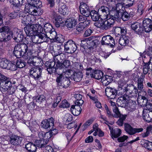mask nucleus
<instances>
[{
	"instance_id": "680f3d73",
	"label": "nucleus",
	"mask_w": 152,
	"mask_h": 152,
	"mask_svg": "<svg viewBox=\"0 0 152 152\" xmlns=\"http://www.w3.org/2000/svg\"><path fill=\"white\" fill-rule=\"evenodd\" d=\"M136 103L135 102H133L132 100H128L127 104V106L132 109H135Z\"/></svg>"
},
{
	"instance_id": "09e8293b",
	"label": "nucleus",
	"mask_w": 152,
	"mask_h": 152,
	"mask_svg": "<svg viewBox=\"0 0 152 152\" xmlns=\"http://www.w3.org/2000/svg\"><path fill=\"white\" fill-rule=\"evenodd\" d=\"M124 5L126 8L132 6L134 2V0H124Z\"/></svg>"
},
{
	"instance_id": "4468645a",
	"label": "nucleus",
	"mask_w": 152,
	"mask_h": 152,
	"mask_svg": "<svg viewBox=\"0 0 152 152\" xmlns=\"http://www.w3.org/2000/svg\"><path fill=\"white\" fill-rule=\"evenodd\" d=\"M79 8L82 15L86 17H89L91 11L88 6L86 3L83 2H80Z\"/></svg>"
},
{
	"instance_id": "49530a36",
	"label": "nucleus",
	"mask_w": 152,
	"mask_h": 152,
	"mask_svg": "<svg viewBox=\"0 0 152 152\" xmlns=\"http://www.w3.org/2000/svg\"><path fill=\"white\" fill-rule=\"evenodd\" d=\"M16 64L17 67V69L18 68H22L26 66V63L20 59H19L17 60Z\"/></svg>"
},
{
	"instance_id": "a211bd4d",
	"label": "nucleus",
	"mask_w": 152,
	"mask_h": 152,
	"mask_svg": "<svg viewBox=\"0 0 152 152\" xmlns=\"http://www.w3.org/2000/svg\"><path fill=\"white\" fill-rule=\"evenodd\" d=\"M76 19L73 17L67 19L64 22V24L68 28H71L77 24Z\"/></svg>"
},
{
	"instance_id": "c85d7f7f",
	"label": "nucleus",
	"mask_w": 152,
	"mask_h": 152,
	"mask_svg": "<svg viewBox=\"0 0 152 152\" xmlns=\"http://www.w3.org/2000/svg\"><path fill=\"white\" fill-rule=\"evenodd\" d=\"M64 79L58 87L59 88H66L70 85V81L69 77L66 76Z\"/></svg>"
},
{
	"instance_id": "9d476101",
	"label": "nucleus",
	"mask_w": 152,
	"mask_h": 152,
	"mask_svg": "<svg viewBox=\"0 0 152 152\" xmlns=\"http://www.w3.org/2000/svg\"><path fill=\"white\" fill-rule=\"evenodd\" d=\"M101 43L102 45H110L112 48H113L115 45L114 39L109 35L103 36L101 41Z\"/></svg>"
},
{
	"instance_id": "864d4df0",
	"label": "nucleus",
	"mask_w": 152,
	"mask_h": 152,
	"mask_svg": "<svg viewBox=\"0 0 152 152\" xmlns=\"http://www.w3.org/2000/svg\"><path fill=\"white\" fill-rule=\"evenodd\" d=\"M86 76H87L88 77V76H90L91 78H92L93 76L95 70L93 69L91 67L86 68Z\"/></svg>"
},
{
	"instance_id": "de8ad7c7",
	"label": "nucleus",
	"mask_w": 152,
	"mask_h": 152,
	"mask_svg": "<svg viewBox=\"0 0 152 152\" xmlns=\"http://www.w3.org/2000/svg\"><path fill=\"white\" fill-rule=\"evenodd\" d=\"M126 117L127 115H122L119 117L118 118H119L116 122L117 124L120 126H122L123 124L124 121L125 120Z\"/></svg>"
},
{
	"instance_id": "a18cd8bd",
	"label": "nucleus",
	"mask_w": 152,
	"mask_h": 152,
	"mask_svg": "<svg viewBox=\"0 0 152 152\" xmlns=\"http://www.w3.org/2000/svg\"><path fill=\"white\" fill-rule=\"evenodd\" d=\"M17 86L11 85L9 89L7 90L6 96L13 94L14 93L16 90L17 89Z\"/></svg>"
},
{
	"instance_id": "6ab92c4d",
	"label": "nucleus",
	"mask_w": 152,
	"mask_h": 152,
	"mask_svg": "<svg viewBox=\"0 0 152 152\" xmlns=\"http://www.w3.org/2000/svg\"><path fill=\"white\" fill-rule=\"evenodd\" d=\"M99 12L97 11L94 10H91L89 13V16H91L92 20L96 22H98L102 18L101 15L99 13Z\"/></svg>"
},
{
	"instance_id": "e433bc0d",
	"label": "nucleus",
	"mask_w": 152,
	"mask_h": 152,
	"mask_svg": "<svg viewBox=\"0 0 152 152\" xmlns=\"http://www.w3.org/2000/svg\"><path fill=\"white\" fill-rule=\"evenodd\" d=\"M16 63L13 61H9L8 63L7 69L12 71H15L17 69Z\"/></svg>"
},
{
	"instance_id": "2f4dec72",
	"label": "nucleus",
	"mask_w": 152,
	"mask_h": 152,
	"mask_svg": "<svg viewBox=\"0 0 152 152\" xmlns=\"http://www.w3.org/2000/svg\"><path fill=\"white\" fill-rule=\"evenodd\" d=\"M143 118L144 120L148 123L152 121V112L149 111L146 113L143 112Z\"/></svg>"
},
{
	"instance_id": "1a4fd4ad",
	"label": "nucleus",
	"mask_w": 152,
	"mask_h": 152,
	"mask_svg": "<svg viewBox=\"0 0 152 152\" xmlns=\"http://www.w3.org/2000/svg\"><path fill=\"white\" fill-rule=\"evenodd\" d=\"M55 120L52 117L45 119L41 122L40 126L42 128L49 130L53 128Z\"/></svg>"
},
{
	"instance_id": "3c124183",
	"label": "nucleus",
	"mask_w": 152,
	"mask_h": 152,
	"mask_svg": "<svg viewBox=\"0 0 152 152\" xmlns=\"http://www.w3.org/2000/svg\"><path fill=\"white\" fill-rule=\"evenodd\" d=\"M44 141L42 140H37L35 141L34 144L36 145V147L37 146L39 148L45 147V144H44Z\"/></svg>"
},
{
	"instance_id": "c03bdc74",
	"label": "nucleus",
	"mask_w": 152,
	"mask_h": 152,
	"mask_svg": "<svg viewBox=\"0 0 152 152\" xmlns=\"http://www.w3.org/2000/svg\"><path fill=\"white\" fill-rule=\"evenodd\" d=\"M129 40L125 36L124 37L120 38L119 40V43L121 46H125L128 45Z\"/></svg>"
},
{
	"instance_id": "5fc2aeb1",
	"label": "nucleus",
	"mask_w": 152,
	"mask_h": 152,
	"mask_svg": "<svg viewBox=\"0 0 152 152\" xmlns=\"http://www.w3.org/2000/svg\"><path fill=\"white\" fill-rule=\"evenodd\" d=\"M20 9H19L18 10L16 11L13 10V12L10 13L8 15V16L10 19H13L15 18L18 15V12L20 11Z\"/></svg>"
},
{
	"instance_id": "f704fd0d",
	"label": "nucleus",
	"mask_w": 152,
	"mask_h": 152,
	"mask_svg": "<svg viewBox=\"0 0 152 152\" xmlns=\"http://www.w3.org/2000/svg\"><path fill=\"white\" fill-rule=\"evenodd\" d=\"M147 20L145 21V26H146V31L147 32H149L152 30V20L149 18H147Z\"/></svg>"
},
{
	"instance_id": "0e129e2a",
	"label": "nucleus",
	"mask_w": 152,
	"mask_h": 152,
	"mask_svg": "<svg viewBox=\"0 0 152 152\" xmlns=\"http://www.w3.org/2000/svg\"><path fill=\"white\" fill-rule=\"evenodd\" d=\"M63 69H66L68 68L70 66V61L67 60L65 59L62 60Z\"/></svg>"
},
{
	"instance_id": "6e6d98bb",
	"label": "nucleus",
	"mask_w": 152,
	"mask_h": 152,
	"mask_svg": "<svg viewBox=\"0 0 152 152\" xmlns=\"http://www.w3.org/2000/svg\"><path fill=\"white\" fill-rule=\"evenodd\" d=\"M59 107L60 108H67L69 107V104L66 100L65 99L60 104Z\"/></svg>"
},
{
	"instance_id": "774afa93",
	"label": "nucleus",
	"mask_w": 152,
	"mask_h": 152,
	"mask_svg": "<svg viewBox=\"0 0 152 152\" xmlns=\"http://www.w3.org/2000/svg\"><path fill=\"white\" fill-rule=\"evenodd\" d=\"M144 54H146L148 56H152V47L149 46L147 49L144 52Z\"/></svg>"
},
{
	"instance_id": "603ef678",
	"label": "nucleus",
	"mask_w": 152,
	"mask_h": 152,
	"mask_svg": "<svg viewBox=\"0 0 152 152\" xmlns=\"http://www.w3.org/2000/svg\"><path fill=\"white\" fill-rule=\"evenodd\" d=\"M121 18L124 21H126L129 19L128 15V12H127L126 10H125V12H121Z\"/></svg>"
},
{
	"instance_id": "bf43d9fd",
	"label": "nucleus",
	"mask_w": 152,
	"mask_h": 152,
	"mask_svg": "<svg viewBox=\"0 0 152 152\" xmlns=\"http://www.w3.org/2000/svg\"><path fill=\"white\" fill-rule=\"evenodd\" d=\"M55 38L56 42L60 43L63 42L65 40L64 37L61 34H58Z\"/></svg>"
},
{
	"instance_id": "4be33fe9",
	"label": "nucleus",
	"mask_w": 152,
	"mask_h": 152,
	"mask_svg": "<svg viewBox=\"0 0 152 152\" xmlns=\"http://www.w3.org/2000/svg\"><path fill=\"white\" fill-rule=\"evenodd\" d=\"M128 100L125 96H121L117 100V103L118 106L125 107L127 106Z\"/></svg>"
},
{
	"instance_id": "338daca9",
	"label": "nucleus",
	"mask_w": 152,
	"mask_h": 152,
	"mask_svg": "<svg viewBox=\"0 0 152 152\" xmlns=\"http://www.w3.org/2000/svg\"><path fill=\"white\" fill-rule=\"evenodd\" d=\"M45 147L43 150V152H54L56 151L55 149H53L52 147L49 145H47Z\"/></svg>"
},
{
	"instance_id": "393cba45",
	"label": "nucleus",
	"mask_w": 152,
	"mask_h": 152,
	"mask_svg": "<svg viewBox=\"0 0 152 152\" xmlns=\"http://www.w3.org/2000/svg\"><path fill=\"white\" fill-rule=\"evenodd\" d=\"M112 10H110V15L113 17L115 20L116 19L121 18V12L115 10L113 7V8Z\"/></svg>"
},
{
	"instance_id": "20e7f679",
	"label": "nucleus",
	"mask_w": 152,
	"mask_h": 152,
	"mask_svg": "<svg viewBox=\"0 0 152 152\" xmlns=\"http://www.w3.org/2000/svg\"><path fill=\"white\" fill-rule=\"evenodd\" d=\"M24 29L26 34L29 37H32L43 31V27L39 24H28Z\"/></svg>"
},
{
	"instance_id": "ea45409f",
	"label": "nucleus",
	"mask_w": 152,
	"mask_h": 152,
	"mask_svg": "<svg viewBox=\"0 0 152 152\" xmlns=\"http://www.w3.org/2000/svg\"><path fill=\"white\" fill-rule=\"evenodd\" d=\"M9 61L5 58H0V66L3 69H7Z\"/></svg>"
},
{
	"instance_id": "79ce46f5",
	"label": "nucleus",
	"mask_w": 152,
	"mask_h": 152,
	"mask_svg": "<svg viewBox=\"0 0 152 152\" xmlns=\"http://www.w3.org/2000/svg\"><path fill=\"white\" fill-rule=\"evenodd\" d=\"M2 86L5 92L9 89L10 87H11L12 85L11 82L10 80H8L4 82V83H2Z\"/></svg>"
},
{
	"instance_id": "58836bf2",
	"label": "nucleus",
	"mask_w": 152,
	"mask_h": 152,
	"mask_svg": "<svg viewBox=\"0 0 152 152\" xmlns=\"http://www.w3.org/2000/svg\"><path fill=\"white\" fill-rule=\"evenodd\" d=\"M53 29L54 28H53L52 25L50 23H48L45 24L43 29L46 33H48Z\"/></svg>"
},
{
	"instance_id": "8fccbe9b",
	"label": "nucleus",
	"mask_w": 152,
	"mask_h": 152,
	"mask_svg": "<svg viewBox=\"0 0 152 152\" xmlns=\"http://www.w3.org/2000/svg\"><path fill=\"white\" fill-rule=\"evenodd\" d=\"M115 5L116 7L114 8L115 10H119L120 12H121V10L124 11V9L125 10V9L127 8L125 7L124 5V3L123 4H122L121 3H119L118 2Z\"/></svg>"
},
{
	"instance_id": "7c9ffc66",
	"label": "nucleus",
	"mask_w": 152,
	"mask_h": 152,
	"mask_svg": "<svg viewBox=\"0 0 152 152\" xmlns=\"http://www.w3.org/2000/svg\"><path fill=\"white\" fill-rule=\"evenodd\" d=\"M121 133V130L118 128H115L110 131V134L112 138H118L120 136Z\"/></svg>"
},
{
	"instance_id": "f8f14e48",
	"label": "nucleus",
	"mask_w": 152,
	"mask_h": 152,
	"mask_svg": "<svg viewBox=\"0 0 152 152\" xmlns=\"http://www.w3.org/2000/svg\"><path fill=\"white\" fill-rule=\"evenodd\" d=\"M125 131L130 135H133L137 133H139L143 131L142 128H137L132 127L128 123H125L124 124Z\"/></svg>"
},
{
	"instance_id": "69168bd1",
	"label": "nucleus",
	"mask_w": 152,
	"mask_h": 152,
	"mask_svg": "<svg viewBox=\"0 0 152 152\" xmlns=\"http://www.w3.org/2000/svg\"><path fill=\"white\" fill-rule=\"evenodd\" d=\"M11 80V78L9 77L6 76L0 73V81L2 83L4 82L7 80Z\"/></svg>"
},
{
	"instance_id": "9b49d317",
	"label": "nucleus",
	"mask_w": 152,
	"mask_h": 152,
	"mask_svg": "<svg viewBox=\"0 0 152 152\" xmlns=\"http://www.w3.org/2000/svg\"><path fill=\"white\" fill-rule=\"evenodd\" d=\"M9 136L10 137V143L14 145L17 146L20 145L22 142L23 138L22 137L18 136L11 132L9 133Z\"/></svg>"
},
{
	"instance_id": "72a5a7b5",
	"label": "nucleus",
	"mask_w": 152,
	"mask_h": 152,
	"mask_svg": "<svg viewBox=\"0 0 152 152\" xmlns=\"http://www.w3.org/2000/svg\"><path fill=\"white\" fill-rule=\"evenodd\" d=\"M33 99H34V101L36 102V103L39 104L45 100V97L43 95L34 96L33 97Z\"/></svg>"
},
{
	"instance_id": "cd10ccee",
	"label": "nucleus",
	"mask_w": 152,
	"mask_h": 152,
	"mask_svg": "<svg viewBox=\"0 0 152 152\" xmlns=\"http://www.w3.org/2000/svg\"><path fill=\"white\" fill-rule=\"evenodd\" d=\"M98 11L99 12H102L104 15L106 16V18H108L109 15H110V11L109 8L107 7L102 6L99 8Z\"/></svg>"
},
{
	"instance_id": "052dcab7",
	"label": "nucleus",
	"mask_w": 152,
	"mask_h": 152,
	"mask_svg": "<svg viewBox=\"0 0 152 152\" xmlns=\"http://www.w3.org/2000/svg\"><path fill=\"white\" fill-rule=\"evenodd\" d=\"M113 110L114 112L115 113L114 115V117L118 118L120 117L122 115L120 113L118 108L116 106H115L113 109Z\"/></svg>"
},
{
	"instance_id": "7ed1b4c3",
	"label": "nucleus",
	"mask_w": 152,
	"mask_h": 152,
	"mask_svg": "<svg viewBox=\"0 0 152 152\" xmlns=\"http://www.w3.org/2000/svg\"><path fill=\"white\" fill-rule=\"evenodd\" d=\"M27 45L25 43L17 44L14 48L13 54L17 58H20L21 57H27L30 55V50L28 49Z\"/></svg>"
},
{
	"instance_id": "a878e982",
	"label": "nucleus",
	"mask_w": 152,
	"mask_h": 152,
	"mask_svg": "<svg viewBox=\"0 0 152 152\" xmlns=\"http://www.w3.org/2000/svg\"><path fill=\"white\" fill-rule=\"evenodd\" d=\"M83 74L81 72H75L74 75L70 76V78L76 82H80L83 77Z\"/></svg>"
},
{
	"instance_id": "2eb2a0df",
	"label": "nucleus",
	"mask_w": 152,
	"mask_h": 152,
	"mask_svg": "<svg viewBox=\"0 0 152 152\" xmlns=\"http://www.w3.org/2000/svg\"><path fill=\"white\" fill-rule=\"evenodd\" d=\"M86 39H88V40H87V48H90L93 49L94 48L96 47L97 45L100 43V42L99 39H96V38L94 37H91Z\"/></svg>"
},
{
	"instance_id": "a19ab883",
	"label": "nucleus",
	"mask_w": 152,
	"mask_h": 152,
	"mask_svg": "<svg viewBox=\"0 0 152 152\" xmlns=\"http://www.w3.org/2000/svg\"><path fill=\"white\" fill-rule=\"evenodd\" d=\"M59 11L60 14L64 15H66L69 11L67 7L65 4H63L59 9Z\"/></svg>"
},
{
	"instance_id": "e2e57ef3",
	"label": "nucleus",
	"mask_w": 152,
	"mask_h": 152,
	"mask_svg": "<svg viewBox=\"0 0 152 152\" xmlns=\"http://www.w3.org/2000/svg\"><path fill=\"white\" fill-rule=\"evenodd\" d=\"M95 119V118L94 117L91 118L87 120L86 122L82 126H84L85 128L87 127L88 126H90L92 124Z\"/></svg>"
},
{
	"instance_id": "c9c22d12",
	"label": "nucleus",
	"mask_w": 152,
	"mask_h": 152,
	"mask_svg": "<svg viewBox=\"0 0 152 152\" xmlns=\"http://www.w3.org/2000/svg\"><path fill=\"white\" fill-rule=\"evenodd\" d=\"M115 30L116 33L119 35L125 36L126 33V29L125 27H118Z\"/></svg>"
},
{
	"instance_id": "412c9836",
	"label": "nucleus",
	"mask_w": 152,
	"mask_h": 152,
	"mask_svg": "<svg viewBox=\"0 0 152 152\" xmlns=\"http://www.w3.org/2000/svg\"><path fill=\"white\" fill-rule=\"evenodd\" d=\"M54 74L56 77V86L57 87H58L61 83L63 80H64V79L66 76H65L63 74H60L59 72H58L56 71Z\"/></svg>"
},
{
	"instance_id": "4d7b16f0",
	"label": "nucleus",
	"mask_w": 152,
	"mask_h": 152,
	"mask_svg": "<svg viewBox=\"0 0 152 152\" xmlns=\"http://www.w3.org/2000/svg\"><path fill=\"white\" fill-rule=\"evenodd\" d=\"M85 28V26L84 25L83 22H81L77 24L76 28L78 32H81L83 31V30Z\"/></svg>"
},
{
	"instance_id": "aec40b11",
	"label": "nucleus",
	"mask_w": 152,
	"mask_h": 152,
	"mask_svg": "<svg viewBox=\"0 0 152 152\" xmlns=\"http://www.w3.org/2000/svg\"><path fill=\"white\" fill-rule=\"evenodd\" d=\"M9 2L11 4V7L13 10L16 11L19 9H20L22 4L20 3L19 0H10Z\"/></svg>"
},
{
	"instance_id": "f03ea898",
	"label": "nucleus",
	"mask_w": 152,
	"mask_h": 152,
	"mask_svg": "<svg viewBox=\"0 0 152 152\" xmlns=\"http://www.w3.org/2000/svg\"><path fill=\"white\" fill-rule=\"evenodd\" d=\"M27 4L25 5V11L29 14L37 15L41 12V8L42 7V2L40 0H27Z\"/></svg>"
},
{
	"instance_id": "39448f33",
	"label": "nucleus",
	"mask_w": 152,
	"mask_h": 152,
	"mask_svg": "<svg viewBox=\"0 0 152 152\" xmlns=\"http://www.w3.org/2000/svg\"><path fill=\"white\" fill-rule=\"evenodd\" d=\"M121 81H119L118 83V91L123 89L124 91V92H125V94H127L128 95H132V96H137L138 91L137 87L134 85L132 84H127V86L124 87V88H123L124 83H121Z\"/></svg>"
},
{
	"instance_id": "0eeeda50",
	"label": "nucleus",
	"mask_w": 152,
	"mask_h": 152,
	"mask_svg": "<svg viewBox=\"0 0 152 152\" xmlns=\"http://www.w3.org/2000/svg\"><path fill=\"white\" fill-rule=\"evenodd\" d=\"M147 20V18L144 19L143 20L142 23L136 22L131 25V27L132 30L134 31L137 34L142 35L144 33V31L147 32L146 31V26H145L144 22Z\"/></svg>"
},
{
	"instance_id": "dca6fc26",
	"label": "nucleus",
	"mask_w": 152,
	"mask_h": 152,
	"mask_svg": "<svg viewBox=\"0 0 152 152\" xmlns=\"http://www.w3.org/2000/svg\"><path fill=\"white\" fill-rule=\"evenodd\" d=\"M94 24L97 27L101 28L103 29L107 30L111 27L106 20V18L104 19L101 18L98 22H96Z\"/></svg>"
},
{
	"instance_id": "37998d69",
	"label": "nucleus",
	"mask_w": 152,
	"mask_h": 152,
	"mask_svg": "<svg viewBox=\"0 0 152 152\" xmlns=\"http://www.w3.org/2000/svg\"><path fill=\"white\" fill-rule=\"evenodd\" d=\"M143 146L149 151H152V142L148 140H143Z\"/></svg>"
},
{
	"instance_id": "bb28decb",
	"label": "nucleus",
	"mask_w": 152,
	"mask_h": 152,
	"mask_svg": "<svg viewBox=\"0 0 152 152\" xmlns=\"http://www.w3.org/2000/svg\"><path fill=\"white\" fill-rule=\"evenodd\" d=\"M25 148L30 152H35L37 150L36 145L31 142H29L25 145Z\"/></svg>"
},
{
	"instance_id": "423d86ee",
	"label": "nucleus",
	"mask_w": 152,
	"mask_h": 152,
	"mask_svg": "<svg viewBox=\"0 0 152 152\" xmlns=\"http://www.w3.org/2000/svg\"><path fill=\"white\" fill-rule=\"evenodd\" d=\"M12 34L8 26H4L0 28V42H7L11 40L10 35Z\"/></svg>"
},
{
	"instance_id": "f257e3e1",
	"label": "nucleus",
	"mask_w": 152,
	"mask_h": 152,
	"mask_svg": "<svg viewBox=\"0 0 152 152\" xmlns=\"http://www.w3.org/2000/svg\"><path fill=\"white\" fill-rule=\"evenodd\" d=\"M36 61H35L33 57H29L28 60L27 64L30 66L33 65L30 69L28 73V76L34 78L36 80H39L42 77V68L39 66H36Z\"/></svg>"
},
{
	"instance_id": "ddd939ff",
	"label": "nucleus",
	"mask_w": 152,
	"mask_h": 152,
	"mask_svg": "<svg viewBox=\"0 0 152 152\" xmlns=\"http://www.w3.org/2000/svg\"><path fill=\"white\" fill-rule=\"evenodd\" d=\"M10 31L12 33V34H10L11 37V39L12 38L17 42L20 43L22 42L24 38V34L22 31L18 32L17 31L15 33H14L13 30L10 28Z\"/></svg>"
},
{
	"instance_id": "f3484780",
	"label": "nucleus",
	"mask_w": 152,
	"mask_h": 152,
	"mask_svg": "<svg viewBox=\"0 0 152 152\" xmlns=\"http://www.w3.org/2000/svg\"><path fill=\"white\" fill-rule=\"evenodd\" d=\"M118 91L114 88L107 87L105 90L106 96L110 99H115L118 94Z\"/></svg>"
},
{
	"instance_id": "473e14b6",
	"label": "nucleus",
	"mask_w": 152,
	"mask_h": 152,
	"mask_svg": "<svg viewBox=\"0 0 152 152\" xmlns=\"http://www.w3.org/2000/svg\"><path fill=\"white\" fill-rule=\"evenodd\" d=\"M60 56L58 55H56V65L55 66V70H54V73H55V72L56 71L58 72L57 69H63V65L62 61H60L58 59V57Z\"/></svg>"
},
{
	"instance_id": "c756f323",
	"label": "nucleus",
	"mask_w": 152,
	"mask_h": 152,
	"mask_svg": "<svg viewBox=\"0 0 152 152\" xmlns=\"http://www.w3.org/2000/svg\"><path fill=\"white\" fill-rule=\"evenodd\" d=\"M54 20V22L55 23V26L57 27H59L61 25L62 26L65 24L64 20H63L62 17L60 16H57L55 18Z\"/></svg>"
},
{
	"instance_id": "4c0bfd02",
	"label": "nucleus",
	"mask_w": 152,
	"mask_h": 152,
	"mask_svg": "<svg viewBox=\"0 0 152 152\" xmlns=\"http://www.w3.org/2000/svg\"><path fill=\"white\" fill-rule=\"evenodd\" d=\"M103 73L101 71L95 70L93 76L92 78H94L97 80H99L103 78L104 77Z\"/></svg>"
},
{
	"instance_id": "b1692460",
	"label": "nucleus",
	"mask_w": 152,
	"mask_h": 152,
	"mask_svg": "<svg viewBox=\"0 0 152 152\" xmlns=\"http://www.w3.org/2000/svg\"><path fill=\"white\" fill-rule=\"evenodd\" d=\"M81 110L80 107L74 105H72L70 109L72 114L75 116L79 115L80 113Z\"/></svg>"
},
{
	"instance_id": "6e6552de",
	"label": "nucleus",
	"mask_w": 152,
	"mask_h": 152,
	"mask_svg": "<svg viewBox=\"0 0 152 152\" xmlns=\"http://www.w3.org/2000/svg\"><path fill=\"white\" fill-rule=\"evenodd\" d=\"M64 50L66 52L72 53L77 50V46L76 44L72 39L69 40L64 44Z\"/></svg>"
},
{
	"instance_id": "13d9d810",
	"label": "nucleus",
	"mask_w": 152,
	"mask_h": 152,
	"mask_svg": "<svg viewBox=\"0 0 152 152\" xmlns=\"http://www.w3.org/2000/svg\"><path fill=\"white\" fill-rule=\"evenodd\" d=\"M150 132L152 133V128L150 126H148L146 128V132L141 134L142 137H145L149 136Z\"/></svg>"
},
{
	"instance_id": "5701e85b",
	"label": "nucleus",
	"mask_w": 152,
	"mask_h": 152,
	"mask_svg": "<svg viewBox=\"0 0 152 152\" xmlns=\"http://www.w3.org/2000/svg\"><path fill=\"white\" fill-rule=\"evenodd\" d=\"M47 37H48L46 34L43 33L42 32H39L36 35H34L32 37V41L33 42H38V40L37 39L38 38L42 40H43L44 38L45 39Z\"/></svg>"
}]
</instances>
